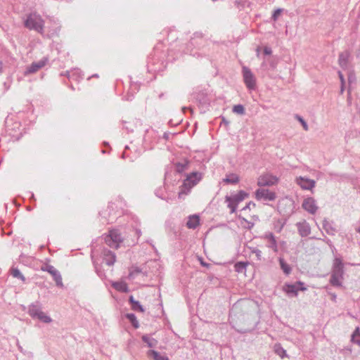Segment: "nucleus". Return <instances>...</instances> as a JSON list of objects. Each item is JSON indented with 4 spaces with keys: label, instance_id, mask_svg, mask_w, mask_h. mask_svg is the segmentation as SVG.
Returning <instances> with one entry per match:
<instances>
[{
    "label": "nucleus",
    "instance_id": "obj_37",
    "mask_svg": "<svg viewBox=\"0 0 360 360\" xmlns=\"http://www.w3.org/2000/svg\"><path fill=\"white\" fill-rule=\"evenodd\" d=\"M283 11V9L281 8H277L276 9L271 16V18L274 21H276L279 17V15L281 14Z\"/></svg>",
    "mask_w": 360,
    "mask_h": 360
},
{
    "label": "nucleus",
    "instance_id": "obj_36",
    "mask_svg": "<svg viewBox=\"0 0 360 360\" xmlns=\"http://www.w3.org/2000/svg\"><path fill=\"white\" fill-rule=\"evenodd\" d=\"M295 118L302 124L303 129L305 131L309 130L308 124H307V122L302 118V117L296 114V115H295Z\"/></svg>",
    "mask_w": 360,
    "mask_h": 360
},
{
    "label": "nucleus",
    "instance_id": "obj_39",
    "mask_svg": "<svg viewBox=\"0 0 360 360\" xmlns=\"http://www.w3.org/2000/svg\"><path fill=\"white\" fill-rule=\"evenodd\" d=\"M252 253L255 254L258 260H262V251L257 248H254Z\"/></svg>",
    "mask_w": 360,
    "mask_h": 360
},
{
    "label": "nucleus",
    "instance_id": "obj_3",
    "mask_svg": "<svg viewBox=\"0 0 360 360\" xmlns=\"http://www.w3.org/2000/svg\"><path fill=\"white\" fill-rule=\"evenodd\" d=\"M44 21L41 15L36 13L29 14L25 21V26L29 30H33L37 32L42 33L44 30Z\"/></svg>",
    "mask_w": 360,
    "mask_h": 360
},
{
    "label": "nucleus",
    "instance_id": "obj_54",
    "mask_svg": "<svg viewBox=\"0 0 360 360\" xmlns=\"http://www.w3.org/2000/svg\"><path fill=\"white\" fill-rule=\"evenodd\" d=\"M153 70L154 71H158V70H160V69L154 68Z\"/></svg>",
    "mask_w": 360,
    "mask_h": 360
},
{
    "label": "nucleus",
    "instance_id": "obj_6",
    "mask_svg": "<svg viewBox=\"0 0 360 360\" xmlns=\"http://www.w3.org/2000/svg\"><path fill=\"white\" fill-rule=\"evenodd\" d=\"M304 285V283L300 281L294 284L286 283L283 286V290L290 297H297L299 290L305 291L307 290Z\"/></svg>",
    "mask_w": 360,
    "mask_h": 360
},
{
    "label": "nucleus",
    "instance_id": "obj_15",
    "mask_svg": "<svg viewBox=\"0 0 360 360\" xmlns=\"http://www.w3.org/2000/svg\"><path fill=\"white\" fill-rule=\"evenodd\" d=\"M264 238L267 240L266 247L273 250L274 252H278V245L275 236L272 233H266Z\"/></svg>",
    "mask_w": 360,
    "mask_h": 360
},
{
    "label": "nucleus",
    "instance_id": "obj_52",
    "mask_svg": "<svg viewBox=\"0 0 360 360\" xmlns=\"http://www.w3.org/2000/svg\"><path fill=\"white\" fill-rule=\"evenodd\" d=\"M31 198H32V199H34V194H33V193H32Z\"/></svg>",
    "mask_w": 360,
    "mask_h": 360
},
{
    "label": "nucleus",
    "instance_id": "obj_1",
    "mask_svg": "<svg viewBox=\"0 0 360 360\" xmlns=\"http://www.w3.org/2000/svg\"><path fill=\"white\" fill-rule=\"evenodd\" d=\"M344 273V264L342 259L335 258L332 266L330 283L335 287H341Z\"/></svg>",
    "mask_w": 360,
    "mask_h": 360
},
{
    "label": "nucleus",
    "instance_id": "obj_22",
    "mask_svg": "<svg viewBox=\"0 0 360 360\" xmlns=\"http://www.w3.org/2000/svg\"><path fill=\"white\" fill-rule=\"evenodd\" d=\"M349 53L347 51L342 52L339 55V65L342 68H347L348 64Z\"/></svg>",
    "mask_w": 360,
    "mask_h": 360
},
{
    "label": "nucleus",
    "instance_id": "obj_28",
    "mask_svg": "<svg viewBox=\"0 0 360 360\" xmlns=\"http://www.w3.org/2000/svg\"><path fill=\"white\" fill-rule=\"evenodd\" d=\"M126 318L129 321L134 328H138L139 327V321H137L136 316L134 314H127Z\"/></svg>",
    "mask_w": 360,
    "mask_h": 360
},
{
    "label": "nucleus",
    "instance_id": "obj_44",
    "mask_svg": "<svg viewBox=\"0 0 360 360\" xmlns=\"http://www.w3.org/2000/svg\"><path fill=\"white\" fill-rule=\"evenodd\" d=\"M222 122L224 123L226 125H228L229 124V122L226 120L225 118H222Z\"/></svg>",
    "mask_w": 360,
    "mask_h": 360
},
{
    "label": "nucleus",
    "instance_id": "obj_45",
    "mask_svg": "<svg viewBox=\"0 0 360 360\" xmlns=\"http://www.w3.org/2000/svg\"><path fill=\"white\" fill-rule=\"evenodd\" d=\"M201 264L204 266H209V264L206 263V262H204L202 261H201Z\"/></svg>",
    "mask_w": 360,
    "mask_h": 360
},
{
    "label": "nucleus",
    "instance_id": "obj_30",
    "mask_svg": "<svg viewBox=\"0 0 360 360\" xmlns=\"http://www.w3.org/2000/svg\"><path fill=\"white\" fill-rule=\"evenodd\" d=\"M112 285L115 289L121 292H127L128 290L127 284L123 282H115Z\"/></svg>",
    "mask_w": 360,
    "mask_h": 360
},
{
    "label": "nucleus",
    "instance_id": "obj_9",
    "mask_svg": "<svg viewBox=\"0 0 360 360\" xmlns=\"http://www.w3.org/2000/svg\"><path fill=\"white\" fill-rule=\"evenodd\" d=\"M255 198L258 200H264L273 201L276 199V195L274 192L265 188H259L255 191Z\"/></svg>",
    "mask_w": 360,
    "mask_h": 360
},
{
    "label": "nucleus",
    "instance_id": "obj_53",
    "mask_svg": "<svg viewBox=\"0 0 360 360\" xmlns=\"http://www.w3.org/2000/svg\"><path fill=\"white\" fill-rule=\"evenodd\" d=\"M326 243H330V239H327V240H326Z\"/></svg>",
    "mask_w": 360,
    "mask_h": 360
},
{
    "label": "nucleus",
    "instance_id": "obj_41",
    "mask_svg": "<svg viewBox=\"0 0 360 360\" xmlns=\"http://www.w3.org/2000/svg\"><path fill=\"white\" fill-rule=\"evenodd\" d=\"M255 202L250 201L242 209V210H251V208L255 207Z\"/></svg>",
    "mask_w": 360,
    "mask_h": 360
},
{
    "label": "nucleus",
    "instance_id": "obj_4",
    "mask_svg": "<svg viewBox=\"0 0 360 360\" xmlns=\"http://www.w3.org/2000/svg\"><path fill=\"white\" fill-rule=\"evenodd\" d=\"M248 196V193L244 191H239L237 193L225 197V202L228 203L227 206L230 209V213L236 212L238 205Z\"/></svg>",
    "mask_w": 360,
    "mask_h": 360
},
{
    "label": "nucleus",
    "instance_id": "obj_11",
    "mask_svg": "<svg viewBox=\"0 0 360 360\" xmlns=\"http://www.w3.org/2000/svg\"><path fill=\"white\" fill-rule=\"evenodd\" d=\"M302 208L310 214H315L318 210V207L314 198L308 197L305 198L302 205Z\"/></svg>",
    "mask_w": 360,
    "mask_h": 360
},
{
    "label": "nucleus",
    "instance_id": "obj_35",
    "mask_svg": "<svg viewBox=\"0 0 360 360\" xmlns=\"http://www.w3.org/2000/svg\"><path fill=\"white\" fill-rule=\"evenodd\" d=\"M233 112L238 115H244L245 110L243 105L238 104L233 106Z\"/></svg>",
    "mask_w": 360,
    "mask_h": 360
},
{
    "label": "nucleus",
    "instance_id": "obj_46",
    "mask_svg": "<svg viewBox=\"0 0 360 360\" xmlns=\"http://www.w3.org/2000/svg\"><path fill=\"white\" fill-rule=\"evenodd\" d=\"M356 231L360 233V225L355 229Z\"/></svg>",
    "mask_w": 360,
    "mask_h": 360
},
{
    "label": "nucleus",
    "instance_id": "obj_51",
    "mask_svg": "<svg viewBox=\"0 0 360 360\" xmlns=\"http://www.w3.org/2000/svg\"><path fill=\"white\" fill-rule=\"evenodd\" d=\"M92 77H98V75L97 74H95V75H92Z\"/></svg>",
    "mask_w": 360,
    "mask_h": 360
},
{
    "label": "nucleus",
    "instance_id": "obj_49",
    "mask_svg": "<svg viewBox=\"0 0 360 360\" xmlns=\"http://www.w3.org/2000/svg\"><path fill=\"white\" fill-rule=\"evenodd\" d=\"M188 108H186V107H184V108H182V110H183V112H186V110H188Z\"/></svg>",
    "mask_w": 360,
    "mask_h": 360
},
{
    "label": "nucleus",
    "instance_id": "obj_31",
    "mask_svg": "<svg viewBox=\"0 0 360 360\" xmlns=\"http://www.w3.org/2000/svg\"><path fill=\"white\" fill-rule=\"evenodd\" d=\"M36 319H39L43 323H49L52 321V319L46 315L44 312L41 311L40 312L36 317Z\"/></svg>",
    "mask_w": 360,
    "mask_h": 360
},
{
    "label": "nucleus",
    "instance_id": "obj_29",
    "mask_svg": "<svg viewBox=\"0 0 360 360\" xmlns=\"http://www.w3.org/2000/svg\"><path fill=\"white\" fill-rule=\"evenodd\" d=\"M248 263L245 262H236L234 265L235 271L238 273H244L246 270Z\"/></svg>",
    "mask_w": 360,
    "mask_h": 360
},
{
    "label": "nucleus",
    "instance_id": "obj_26",
    "mask_svg": "<svg viewBox=\"0 0 360 360\" xmlns=\"http://www.w3.org/2000/svg\"><path fill=\"white\" fill-rule=\"evenodd\" d=\"M281 269L283 270L285 274L289 275L291 273L292 269L289 264H288L283 258L279 257L278 259Z\"/></svg>",
    "mask_w": 360,
    "mask_h": 360
},
{
    "label": "nucleus",
    "instance_id": "obj_24",
    "mask_svg": "<svg viewBox=\"0 0 360 360\" xmlns=\"http://www.w3.org/2000/svg\"><path fill=\"white\" fill-rule=\"evenodd\" d=\"M323 229L328 235L334 236L336 233L335 229L326 219L323 221Z\"/></svg>",
    "mask_w": 360,
    "mask_h": 360
},
{
    "label": "nucleus",
    "instance_id": "obj_5",
    "mask_svg": "<svg viewBox=\"0 0 360 360\" xmlns=\"http://www.w3.org/2000/svg\"><path fill=\"white\" fill-rule=\"evenodd\" d=\"M105 243L110 248H118L120 243L122 242V238L119 230L112 229L104 236Z\"/></svg>",
    "mask_w": 360,
    "mask_h": 360
},
{
    "label": "nucleus",
    "instance_id": "obj_21",
    "mask_svg": "<svg viewBox=\"0 0 360 360\" xmlns=\"http://www.w3.org/2000/svg\"><path fill=\"white\" fill-rule=\"evenodd\" d=\"M141 340L143 342L146 343L148 347L150 348L156 347L158 341L151 337H150L148 335H143L141 337Z\"/></svg>",
    "mask_w": 360,
    "mask_h": 360
},
{
    "label": "nucleus",
    "instance_id": "obj_38",
    "mask_svg": "<svg viewBox=\"0 0 360 360\" xmlns=\"http://www.w3.org/2000/svg\"><path fill=\"white\" fill-rule=\"evenodd\" d=\"M141 272V270L139 268H136L133 270H131L129 274V278H134L139 273Z\"/></svg>",
    "mask_w": 360,
    "mask_h": 360
},
{
    "label": "nucleus",
    "instance_id": "obj_20",
    "mask_svg": "<svg viewBox=\"0 0 360 360\" xmlns=\"http://www.w3.org/2000/svg\"><path fill=\"white\" fill-rule=\"evenodd\" d=\"M129 302L131 304V309L136 311L143 312L144 309L139 301L134 299V297L131 295L129 298Z\"/></svg>",
    "mask_w": 360,
    "mask_h": 360
},
{
    "label": "nucleus",
    "instance_id": "obj_50",
    "mask_svg": "<svg viewBox=\"0 0 360 360\" xmlns=\"http://www.w3.org/2000/svg\"><path fill=\"white\" fill-rule=\"evenodd\" d=\"M2 63H0V72H2Z\"/></svg>",
    "mask_w": 360,
    "mask_h": 360
},
{
    "label": "nucleus",
    "instance_id": "obj_14",
    "mask_svg": "<svg viewBox=\"0 0 360 360\" xmlns=\"http://www.w3.org/2000/svg\"><path fill=\"white\" fill-rule=\"evenodd\" d=\"M41 311L42 306L39 301L32 303L28 307V314L32 319H36L37 316Z\"/></svg>",
    "mask_w": 360,
    "mask_h": 360
},
{
    "label": "nucleus",
    "instance_id": "obj_48",
    "mask_svg": "<svg viewBox=\"0 0 360 360\" xmlns=\"http://www.w3.org/2000/svg\"><path fill=\"white\" fill-rule=\"evenodd\" d=\"M155 194H156V195H157V196H158L159 198H163L162 196L159 195H160V193H158V191H157V192L155 193Z\"/></svg>",
    "mask_w": 360,
    "mask_h": 360
},
{
    "label": "nucleus",
    "instance_id": "obj_42",
    "mask_svg": "<svg viewBox=\"0 0 360 360\" xmlns=\"http://www.w3.org/2000/svg\"><path fill=\"white\" fill-rule=\"evenodd\" d=\"M271 53H272V50H271V49L270 47H269V46H265V47L264 48V53L265 55H271Z\"/></svg>",
    "mask_w": 360,
    "mask_h": 360
},
{
    "label": "nucleus",
    "instance_id": "obj_12",
    "mask_svg": "<svg viewBox=\"0 0 360 360\" xmlns=\"http://www.w3.org/2000/svg\"><path fill=\"white\" fill-rule=\"evenodd\" d=\"M295 181L304 190H311L316 184L314 180L302 176L297 177Z\"/></svg>",
    "mask_w": 360,
    "mask_h": 360
},
{
    "label": "nucleus",
    "instance_id": "obj_10",
    "mask_svg": "<svg viewBox=\"0 0 360 360\" xmlns=\"http://www.w3.org/2000/svg\"><path fill=\"white\" fill-rule=\"evenodd\" d=\"M42 270L49 272L53 276V278L56 281V284L58 287H63L61 275L54 266L51 265H46L44 268H42Z\"/></svg>",
    "mask_w": 360,
    "mask_h": 360
},
{
    "label": "nucleus",
    "instance_id": "obj_17",
    "mask_svg": "<svg viewBox=\"0 0 360 360\" xmlns=\"http://www.w3.org/2000/svg\"><path fill=\"white\" fill-rule=\"evenodd\" d=\"M103 260L108 266H112L115 262L116 256L114 252L108 250L103 249Z\"/></svg>",
    "mask_w": 360,
    "mask_h": 360
},
{
    "label": "nucleus",
    "instance_id": "obj_18",
    "mask_svg": "<svg viewBox=\"0 0 360 360\" xmlns=\"http://www.w3.org/2000/svg\"><path fill=\"white\" fill-rule=\"evenodd\" d=\"M190 166V161L187 159H184L181 162L174 163L175 171L177 173L181 174L188 170Z\"/></svg>",
    "mask_w": 360,
    "mask_h": 360
},
{
    "label": "nucleus",
    "instance_id": "obj_25",
    "mask_svg": "<svg viewBox=\"0 0 360 360\" xmlns=\"http://www.w3.org/2000/svg\"><path fill=\"white\" fill-rule=\"evenodd\" d=\"M147 355L152 356L154 360H169L167 356L161 355L160 353L153 349L148 351Z\"/></svg>",
    "mask_w": 360,
    "mask_h": 360
},
{
    "label": "nucleus",
    "instance_id": "obj_8",
    "mask_svg": "<svg viewBox=\"0 0 360 360\" xmlns=\"http://www.w3.org/2000/svg\"><path fill=\"white\" fill-rule=\"evenodd\" d=\"M278 179L271 174L266 173L259 176L257 179V185L259 187L271 186L276 185Z\"/></svg>",
    "mask_w": 360,
    "mask_h": 360
},
{
    "label": "nucleus",
    "instance_id": "obj_34",
    "mask_svg": "<svg viewBox=\"0 0 360 360\" xmlns=\"http://www.w3.org/2000/svg\"><path fill=\"white\" fill-rule=\"evenodd\" d=\"M11 275L14 278H18L22 280V281H25V276L21 274L20 271L17 268L11 269Z\"/></svg>",
    "mask_w": 360,
    "mask_h": 360
},
{
    "label": "nucleus",
    "instance_id": "obj_47",
    "mask_svg": "<svg viewBox=\"0 0 360 360\" xmlns=\"http://www.w3.org/2000/svg\"><path fill=\"white\" fill-rule=\"evenodd\" d=\"M155 194H156V195H157V196H158L159 198H163L162 196L159 195H160V193H158V191H157V192L155 193Z\"/></svg>",
    "mask_w": 360,
    "mask_h": 360
},
{
    "label": "nucleus",
    "instance_id": "obj_23",
    "mask_svg": "<svg viewBox=\"0 0 360 360\" xmlns=\"http://www.w3.org/2000/svg\"><path fill=\"white\" fill-rule=\"evenodd\" d=\"M80 75H81V70L79 69H75V70H72L71 72L65 71V72L61 73V75H63V76H65V77H68L69 79L72 78V79H75L80 78L81 77Z\"/></svg>",
    "mask_w": 360,
    "mask_h": 360
},
{
    "label": "nucleus",
    "instance_id": "obj_27",
    "mask_svg": "<svg viewBox=\"0 0 360 360\" xmlns=\"http://www.w3.org/2000/svg\"><path fill=\"white\" fill-rule=\"evenodd\" d=\"M224 181L226 184H235L239 181V177L235 174H231L226 176Z\"/></svg>",
    "mask_w": 360,
    "mask_h": 360
},
{
    "label": "nucleus",
    "instance_id": "obj_55",
    "mask_svg": "<svg viewBox=\"0 0 360 360\" xmlns=\"http://www.w3.org/2000/svg\"><path fill=\"white\" fill-rule=\"evenodd\" d=\"M122 158H125V155H124V153H123V154H122Z\"/></svg>",
    "mask_w": 360,
    "mask_h": 360
},
{
    "label": "nucleus",
    "instance_id": "obj_7",
    "mask_svg": "<svg viewBox=\"0 0 360 360\" xmlns=\"http://www.w3.org/2000/svg\"><path fill=\"white\" fill-rule=\"evenodd\" d=\"M244 82L249 89H255L256 86V79L250 69L243 66L242 68Z\"/></svg>",
    "mask_w": 360,
    "mask_h": 360
},
{
    "label": "nucleus",
    "instance_id": "obj_40",
    "mask_svg": "<svg viewBox=\"0 0 360 360\" xmlns=\"http://www.w3.org/2000/svg\"><path fill=\"white\" fill-rule=\"evenodd\" d=\"M338 74H339V77H340V82H341L340 93L342 94L344 91L345 79H344V77H343L342 74L341 73V72H338Z\"/></svg>",
    "mask_w": 360,
    "mask_h": 360
},
{
    "label": "nucleus",
    "instance_id": "obj_33",
    "mask_svg": "<svg viewBox=\"0 0 360 360\" xmlns=\"http://www.w3.org/2000/svg\"><path fill=\"white\" fill-rule=\"evenodd\" d=\"M274 350L276 354L283 358L286 356V351L281 347V345H275Z\"/></svg>",
    "mask_w": 360,
    "mask_h": 360
},
{
    "label": "nucleus",
    "instance_id": "obj_13",
    "mask_svg": "<svg viewBox=\"0 0 360 360\" xmlns=\"http://www.w3.org/2000/svg\"><path fill=\"white\" fill-rule=\"evenodd\" d=\"M49 59L46 57L43 58L37 62H33L26 70L25 74H32L37 72L47 63Z\"/></svg>",
    "mask_w": 360,
    "mask_h": 360
},
{
    "label": "nucleus",
    "instance_id": "obj_43",
    "mask_svg": "<svg viewBox=\"0 0 360 360\" xmlns=\"http://www.w3.org/2000/svg\"><path fill=\"white\" fill-rule=\"evenodd\" d=\"M236 309H237V305L234 304L233 308H232V309H231V312H230V314L231 315Z\"/></svg>",
    "mask_w": 360,
    "mask_h": 360
},
{
    "label": "nucleus",
    "instance_id": "obj_56",
    "mask_svg": "<svg viewBox=\"0 0 360 360\" xmlns=\"http://www.w3.org/2000/svg\"><path fill=\"white\" fill-rule=\"evenodd\" d=\"M72 90H74V87L72 86H70Z\"/></svg>",
    "mask_w": 360,
    "mask_h": 360
},
{
    "label": "nucleus",
    "instance_id": "obj_32",
    "mask_svg": "<svg viewBox=\"0 0 360 360\" xmlns=\"http://www.w3.org/2000/svg\"><path fill=\"white\" fill-rule=\"evenodd\" d=\"M352 342L360 345V332L359 328H356L352 335Z\"/></svg>",
    "mask_w": 360,
    "mask_h": 360
},
{
    "label": "nucleus",
    "instance_id": "obj_19",
    "mask_svg": "<svg viewBox=\"0 0 360 360\" xmlns=\"http://www.w3.org/2000/svg\"><path fill=\"white\" fill-rule=\"evenodd\" d=\"M200 224V217L197 214L191 215L186 222L188 229H195Z\"/></svg>",
    "mask_w": 360,
    "mask_h": 360
},
{
    "label": "nucleus",
    "instance_id": "obj_2",
    "mask_svg": "<svg viewBox=\"0 0 360 360\" xmlns=\"http://www.w3.org/2000/svg\"><path fill=\"white\" fill-rule=\"evenodd\" d=\"M202 179V174L199 172H193L186 175V178L184 180L182 185L180 186L179 192V198H181L182 195H187L191 189L195 186Z\"/></svg>",
    "mask_w": 360,
    "mask_h": 360
},
{
    "label": "nucleus",
    "instance_id": "obj_16",
    "mask_svg": "<svg viewBox=\"0 0 360 360\" xmlns=\"http://www.w3.org/2000/svg\"><path fill=\"white\" fill-rule=\"evenodd\" d=\"M296 226L297 227L298 233L302 237H307L310 234V226L305 221L297 223Z\"/></svg>",
    "mask_w": 360,
    "mask_h": 360
}]
</instances>
